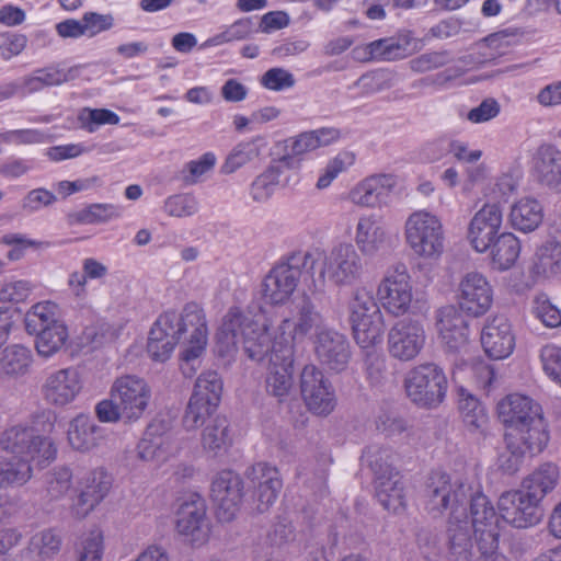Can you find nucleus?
<instances>
[{
  "mask_svg": "<svg viewBox=\"0 0 561 561\" xmlns=\"http://www.w3.org/2000/svg\"><path fill=\"white\" fill-rule=\"evenodd\" d=\"M262 311L259 305H249L245 309L231 307L222 318L216 333V351L221 357L232 356L242 344L247 356L261 362L267 356L272 342L266 324L256 319Z\"/></svg>",
  "mask_w": 561,
  "mask_h": 561,
  "instance_id": "1",
  "label": "nucleus"
},
{
  "mask_svg": "<svg viewBox=\"0 0 561 561\" xmlns=\"http://www.w3.org/2000/svg\"><path fill=\"white\" fill-rule=\"evenodd\" d=\"M55 420L48 410L37 412L30 426L18 424L4 430L0 434V447L14 457L44 467L55 459L57 453L53 442L45 436L53 431Z\"/></svg>",
  "mask_w": 561,
  "mask_h": 561,
  "instance_id": "2",
  "label": "nucleus"
},
{
  "mask_svg": "<svg viewBox=\"0 0 561 561\" xmlns=\"http://www.w3.org/2000/svg\"><path fill=\"white\" fill-rule=\"evenodd\" d=\"M507 437L526 439L531 449L543 450L549 440L541 405L530 397L512 393L497 403Z\"/></svg>",
  "mask_w": 561,
  "mask_h": 561,
  "instance_id": "3",
  "label": "nucleus"
},
{
  "mask_svg": "<svg viewBox=\"0 0 561 561\" xmlns=\"http://www.w3.org/2000/svg\"><path fill=\"white\" fill-rule=\"evenodd\" d=\"M317 260L311 252L297 251L275 264L262 282V296L273 306L286 304L295 293L302 270L312 271Z\"/></svg>",
  "mask_w": 561,
  "mask_h": 561,
  "instance_id": "4",
  "label": "nucleus"
},
{
  "mask_svg": "<svg viewBox=\"0 0 561 561\" xmlns=\"http://www.w3.org/2000/svg\"><path fill=\"white\" fill-rule=\"evenodd\" d=\"M469 491L470 484L463 480H453L444 471H432L423 491L424 507L433 517L442 516L447 510L450 511L449 518L466 516Z\"/></svg>",
  "mask_w": 561,
  "mask_h": 561,
  "instance_id": "5",
  "label": "nucleus"
},
{
  "mask_svg": "<svg viewBox=\"0 0 561 561\" xmlns=\"http://www.w3.org/2000/svg\"><path fill=\"white\" fill-rule=\"evenodd\" d=\"M350 322L354 339L362 348H371L381 343L385 322L373 294L364 287L353 293L348 305Z\"/></svg>",
  "mask_w": 561,
  "mask_h": 561,
  "instance_id": "6",
  "label": "nucleus"
},
{
  "mask_svg": "<svg viewBox=\"0 0 561 561\" xmlns=\"http://www.w3.org/2000/svg\"><path fill=\"white\" fill-rule=\"evenodd\" d=\"M404 228L405 240L415 254L436 259L444 252V229L437 216L425 210L414 211Z\"/></svg>",
  "mask_w": 561,
  "mask_h": 561,
  "instance_id": "7",
  "label": "nucleus"
},
{
  "mask_svg": "<svg viewBox=\"0 0 561 561\" xmlns=\"http://www.w3.org/2000/svg\"><path fill=\"white\" fill-rule=\"evenodd\" d=\"M405 391L415 404L436 408L446 396L447 378L437 365L424 364L412 369L405 379Z\"/></svg>",
  "mask_w": 561,
  "mask_h": 561,
  "instance_id": "8",
  "label": "nucleus"
},
{
  "mask_svg": "<svg viewBox=\"0 0 561 561\" xmlns=\"http://www.w3.org/2000/svg\"><path fill=\"white\" fill-rule=\"evenodd\" d=\"M161 316H173L172 331L179 335V341H187L184 350L186 360L197 359L204 352L207 343V325L203 309L194 304H186L180 314L168 311Z\"/></svg>",
  "mask_w": 561,
  "mask_h": 561,
  "instance_id": "9",
  "label": "nucleus"
},
{
  "mask_svg": "<svg viewBox=\"0 0 561 561\" xmlns=\"http://www.w3.org/2000/svg\"><path fill=\"white\" fill-rule=\"evenodd\" d=\"M364 271L363 260L351 243L333 247L323 259L320 271L321 285L325 276L335 286H348L360 278Z\"/></svg>",
  "mask_w": 561,
  "mask_h": 561,
  "instance_id": "10",
  "label": "nucleus"
},
{
  "mask_svg": "<svg viewBox=\"0 0 561 561\" xmlns=\"http://www.w3.org/2000/svg\"><path fill=\"white\" fill-rule=\"evenodd\" d=\"M112 398L123 413V420L134 422L139 420L147 410L151 389L142 379L134 375L116 378L112 388Z\"/></svg>",
  "mask_w": 561,
  "mask_h": 561,
  "instance_id": "11",
  "label": "nucleus"
},
{
  "mask_svg": "<svg viewBox=\"0 0 561 561\" xmlns=\"http://www.w3.org/2000/svg\"><path fill=\"white\" fill-rule=\"evenodd\" d=\"M270 366L266 376V390L270 394L283 399L293 388L295 347L288 341L274 342L271 345Z\"/></svg>",
  "mask_w": 561,
  "mask_h": 561,
  "instance_id": "12",
  "label": "nucleus"
},
{
  "mask_svg": "<svg viewBox=\"0 0 561 561\" xmlns=\"http://www.w3.org/2000/svg\"><path fill=\"white\" fill-rule=\"evenodd\" d=\"M300 391L309 411L317 415H329L336 405L332 383L314 365L304 367L300 375Z\"/></svg>",
  "mask_w": 561,
  "mask_h": 561,
  "instance_id": "13",
  "label": "nucleus"
},
{
  "mask_svg": "<svg viewBox=\"0 0 561 561\" xmlns=\"http://www.w3.org/2000/svg\"><path fill=\"white\" fill-rule=\"evenodd\" d=\"M377 295L383 308L393 316L404 314L412 302L410 275L403 263L390 268L378 286Z\"/></svg>",
  "mask_w": 561,
  "mask_h": 561,
  "instance_id": "14",
  "label": "nucleus"
},
{
  "mask_svg": "<svg viewBox=\"0 0 561 561\" xmlns=\"http://www.w3.org/2000/svg\"><path fill=\"white\" fill-rule=\"evenodd\" d=\"M500 516L516 528H528L540 523L543 510L539 502L523 489L504 492L499 501Z\"/></svg>",
  "mask_w": 561,
  "mask_h": 561,
  "instance_id": "15",
  "label": "nucleus"
},
{
  "mask_svg": "<svg viewBox=\"0 0 561 561\" xmlns=\"http://www.w3.org/2000/svg\"><path fill=\"white\" fill-rule=\"evenodd\" d=\"M314 354L327 369L341 373L347 368L352 352L347 337L332 328H322L314 336Z\"/></svg>",
  "mask_w": 561,
  "mask_h": 561,
  "instance_id": "16",
  "label": "nucleus"
},
{
  "mask_svg": "<svg viewBox=\"0 0 561 561\" xmlns=\"http://www.w3.org/2000/svg\"><path fill=\"white\" fill-rule=\"evenodd\" d=\"M243 495V481L239 474L230 470L218 473L211 484V496L218 519L232 520L240 510Z\"/></svg>",
  "mask_w": 561,
  "mask_h": 561,
  "instance_id": "17",
  "label": "nucleus"
},
{
  "mask_svg": "<svg viewBox=\"0 0 561 561\" xmlns=\"http://www.w3.org/2000/svg\"><path fill=\"white\" fill-rule=\"evenodd\" d=\"M457 299L461 311L471 317H480L492 305L493 289L481 273L469 272L459 283Z\"/></svg>",
  "mask_w": 561,
  "mask_h": 561,
  "instance_id": "18",
  "label": "nucleus"
},
{
  "mask_svg": "<svg viewBox=\"0 0 561 561\" xmlns=\"http://www.w3.org/2000/svg\"><path fill=\"white\" fill-rule=\"evenodd\" d=\"M176 529L193 545L207 541L209 526L206 519V504L198 494H191L183 500L176 511Z\"/></svg>",
  "mask_w": 561,
  "mask_h": 561,
  "instance_id": "19",
  "label": "nucleus"
},
{
  "mask_svg": "<svg viewBox=\"0 0 561 561\" xmlns=\"http://www.w3.org/2000/svg\"><path fill=\"white\" fill-rule=\"evenodd\" d=\"M436 327L447 352L461 354L469 351L468 322L455 306H444L437 311Z\"/></svg>",
  "mask_w": 561,
  "mask_h": 561,
  "instance_id": "20",
  "label": "nucleus"
},
{
  "mask_svg": "<svg viewBox=\"0 0 561 561\" xmlns=\"http://www.w3.org/2000/svg\"><path fill=\"white\" fill-rule=\"evenodd\" d=\"M424 343L425 331L415 320H400L388 333L389 353L400 360L413 359L421 352Z\"/></svg>",
  "mask_w": 561,
  "mask_h": 561,
  "instance_id": "21",
  "label": "nucleus"
},
{
  "mask_svg": "<svg viewBox=\"0 0 561 561\" xmlns=\"http://www.w3.org/2000/svg\"><path fill=\"white\" fill-rule=\"evenodd\" d=\"M502 211L496 204L484 205L470 221L468 239L477 252L483 253L490 249L499 236L502 225Z\"/></svg>",
  "mask_w": 561,
  "mask_h": 561,
  "instance_id": "22",
  "label": "nucleus"
},
{
  "mask_svg": "<svg viewBox=\"0 0 561 561\" xmlns=\"http://www.w3.org/2000/svg\"><path fill=\"white\" fill-rule=\"evenodd\" d=\"M481 344L492 359H503L512 354L515 336L505 316H495L488 320L481 332Z\"/></svg>",
  "mask_w": 561,
  "mask_h": 561,
  "instance_id": "23",
  "label": "nucleus"
},
{
  "mask_svg": "<svg viewBox=\"0 0 561 561\" xmlns=\"http://www.w3.org/2000/svg\"><path fill=\"white\" fill-rule=\"evenodd\" d=\"M323 318L320 312L317 311L314 305L309 297H304L302 301L297 306V312L293 318H286L279 325L280 335L288 334L290 340L282 337L278 342L288 341L294 345L297 340H302L312 329H316V333L322 328Z\"/></svg>",
  "mask_w": 561,
  "mask_h": 561,
  "instance_id": "24",
  "label": "nucleus"
},
{
  "mask_svg": "<svg viewBox=\"0 0 561 561\" xmlns=\"http://www.w3.org/2000/svg\"><path fill=\"white\" fill-rule=\"evenodd\" d=\"M43 396L54 405L70 403L81 390V381L76 369L66 368L50 374L43 385Z\"/></svg>",
  "mask_w": 561,
  "mask_h": 561,
  "instance_id": "25",
  "label": "nucleus"
},
{
  "mask_svg": "<svg viewBox=\"0 0 561 561\" xmlns=\"http://www.w3.org/2000/svg\"><path fill=\"white\" fill-rule=\"evenodd\" d=\"M171 436L162 422H152L137 445V457L146 462H164L171 453Z\"/></svg>",
  "mask_w": 561,
  "mask_h": 561,
  "instance_id": "26",
  "label": "nucleus"
},
{
  "mask_svg": "<svg viewBox=\"0 0 561 561\" xmlns=\"http://www.w3.org/2000/svg\"><path fill=\"white\" fill-rule=\"evenodd\" d=\"M111 485L112 479L104 470H93L87 477L84 488L73 504V514L78 518H84L105 497Z\"/></svg>",
  "mask_w": 561,
  "mask_h": 561,
  "instance_id": "27",
  "label": "nucleus"
},
{
  "mask_svg": "<svg viewBox=\"0 0 561 561\" xmlns=\"http://www.w3.org/2000/svg\"><path fill=\"white\" fill-rule=\"evenodd\" d=\"M473 556L472 528L467 515L449 518L447 528V558L449 561H470Z\"/></svg>",
  "mask_w": 561,
  "mask_h": 561,
  "instance_id": "28",
  "label": "nucleus"
},
{
  "mask_svg": "<svg viewBox=\"0 0 561 561\" xmlns=\"http://www.w3.org/2000/svg\"><path fill=\"white\" fill-rule=\"evenodd\" d=\"M173 316H160L151 328L147 342V352L151 359L165 362L170 358L179 335L172 331Z\"/></svg>",
  "mask_w": 561,
  "mask_h": 561,
  "instance_id": "29",
  "label": "nucleus"
},
{
  "mask_svg": "<svg viewBox=\"0 0 561 561\" xmlns=\"http://www.w3.org/2000/svg\"><path fill=\"white\" fill-rule=\"evenodd\" d=\"M394 186L391 175L378 174L365 179L350 192L352 203L364 207L380 206L385 196Z\"/></svg>",
  "mask_w": 561,
  "mask_h": 561,
  "instance_id": "30",
  "label": "nucleus"
},
{
  "mask_svg": "<svg viewBox=\"0 0 561 561\" xmlns=\"http://www.w3.org/2000/svg\"><path fill=\"white\" fill-rule=\"evenodd\" d=\"M537 180L549 187L561 185V151L553 145H541L535 154Z\"/></svg>",
  "mask_w": 561,
  "mask_h": 561,
  "instance_id": "31",
  "label": "nucleus"
},
{
  "mask_svg": "<svg viewBox=\"0 0 561 561\" xmlns=\"http://www.w3.org/2000/svg\"><path fill=\"white\" fill-rule=\"evenodd\" d=\"M543 219V207L535 197H523L511 206L508 220L511 226L522 232L536 230Z\"/></svg>",
  "mask_w": 561,
  "mask_h": 561,
  "instance_id": "32",
  "label": "nucleus"
},
{
  "mask_svg": "<svg viewBox=\"0 0 561 561\" xmlns=\"http://www.w3.org/2000/svg\"><path fill=\"white\" fill-rule=\"evenodd\" d=\"M297 168V161L291 156H283L274 160L268 168L255 178L251 185V195L254 201H266L279 183V176L285 169Z\"/></svg>",
  "mask_w": 561,
  "mask_h": 561,
  "instance_id": "33",
  "label": "nucleus"
},
{
  "mask_svg": "<svg viewBox=\"0 0 561 561\" xmlns=\"http://www.w3.org/2000/svg\"><path fill=\"white\" fill-rule=\"evenodd\" d=\"M232 445L230 422L224 415L210 419L202 432V446L205 451L219 455Z\"/></svg>",
  "mask_w": 561,
  "mask_h": 561,
  "instance_id": "34",
  "label": "nucleus"
},
{
  "mask_svg": "<svg viewBox=\"0 0 561 561\" xmlns=\"http://www.w3.org/2000/svg\"><path fill=\"white\" fill-rule=\"evenodd\" d=\"M102 437V428L87 415H78L69 424L68 440L76 450L88 451L96 447Z\"/></svg>",
  "mask_w": 561,
  "mask_h": 561,
  "instance_id": "35",
  "label": "nucleus"
},
{
  "mask_svg": "<svg viewBox=\"0 0 561 561\" xmlns=\"http://www.w3.org/2000/svg\"><path fill=\"white\" fill-rule=\"evenodd\" d=\"M32 363L31 351L22 345L7 346L0 353V379L11 380L27 374Z\"/></svg>",
  "mask_w": 561,
  "mask_h": 561,
  "instance_id": "36",
  "label": "nucleus"
},
{
  "mask_svg": "<svg viewBox=\"0 0 561 561\" xmlns=\"http://www.w3.org/2000/svg\"><path fill=\"white\" fill-rule=\"evenodd\" d=\"M558 480V467L547 462L538 467L524 479L522 489L526 491L530 497L540 503L542 499L556 488Z\"/></svg>",
  "mask_w": 561,
  "mask_h": 561,
  "instance_id": "37",
  "label": "nucleus"
},
{
  "mask_svg": "<svg viewBox=\"0 0 561 561\" xmlns=\"http://www.w3.org/2000/svg\"><path fill=\"white\" fill-rule=\"evenodd\" d=\"M386 239L383 228L373 216H363L358 219L354 241L358 250L366 255L375 254Z\"/></svg>",
  "mask_w": 561,
  "mask_h": 561,
  "instance_id": "38",
  "label": "nucleus"
},
{
  "mask_svg": "<svg viewBox=\"0 0 561 561\" xmlns=\"http://www.w3.org/2000/svg\"><path fill=\"white\" fill-rule=\"evenodd\" d=\"M490 250L493 266L506 271L516 263L520 253V242L512 232H503L492 242Z\"/></svg>",
  "mask_w": 561,
  "mask_h": 561,
  "instance_id": "39",
  "label": "nucleus"
},
{
  "mask_svg": "<svg viewBox=\"0 0 561 561\" xmlns=\"http://www.w3.org/2000/svg\"><path fill=\"white\" fill-rule=\"evenodd\" d=\"M533 273L542 277H551L561 273V243L559 241L547 240L537 249Z\"/></svg>",
  "mask_w": 561,
  "mask_h": 561,
  "instance_id": "40",
  "label": "nucleus"
},
{
  "mask_svg": "<svg viewBox=\"0 0 561 561\" xmlns=\"http://www.w3.org/2000/svg\"><path fill=\"white\" fill-rule=\"evenodd\" d=\"M264 146L265 142L262 137H255L249 141L238 144L227 156L226 161L221 167L222 173H233L243 165L254 161L261 156V151Z\"/></svg>",
  "mask_w": 561,
  "mask_h": 561,
  "instance_id": "41",
  "label": "nucleus"
},
{
  "mask_svg": "<svg viewBox=\"0 0 561 561\" xmlns=\"http://www.w3.org/2000/svg\"><path fill=\"white\" fill-rule=\"evenodd\" d=\"M339 137V131L334 128H321L318 130L307 131L300 134L297 138L293 139L290 145V153L299 165L297 157L314 150L321 146H327Z\"/></svg>",
  "mask_w": 561,
  "mask_h": 561,
  "instance_id": "42",
  "label": "nucleus"
},
{
  "mask_svg": "<svg viewBox=\"0 0 561 561\" xmlns=\"http://www.w3.org/2000/svg\"><path fill=\"white\" fill-rule=\"evenodd\" d=\"M410 37H389L374 41L366 46V51L371 59L396 60L407 56L410 46Z\"/></svg>",
  "mask_w": 561,
  "mask_h": 561,
  "instance_id": "43",
  "label": "nucleus"
},
{
  "mask_svg": "<svg viewBox=\"0 0 561 561\" xmlns=\"http://www.w3.org/2000/svg\"><path fill=\"white\" fill-rule=\"evenodd\" d=\"M32 463L11 456L0 457V488L25 484L32 477Z\"/></svg>",
  "mask_w": 561,
  "mask_h": 561,
  "instance_id": "44",
  "label": "nucleus"
},
{
  "mask_svg": "<svg viewBox=\"0 0 561 561\" xmlns=\"http://www.w3.org/2000/svg\"><path fill=\"white\" fill-rule=\"evenodd\" d=\"M376 497L385 510L393 513L404 506L403 483L400 476L375 480Z\"/></svg>",
  "mask_w": 561,
  "mask_h": 561,
  "instance_id": "45",
  "label": "nucleus"
},
{
  "mask_svg": "<svg viewBox=\"0 0 561 561\" xmlns=\"http://www.w3.org/2000/svg\"><path fill=\"white\" fill-rule=\"evenodd\" d=\"M33 334L36 335V351L43 357H49L57 353L68 339V331L62 322H55L50 327L33 332Z\"/></svg>",
  "mask_w": 561,
  "mask_h": 561,
  "instance_id": "46",
  "label": "nucleus"
},
{
  "mask_svg": "<svg viewBox=\"0 0 561 561\" xmlns=\"http://www.w3.org/2000/svg\"><path fill=\"white\" fill-rule=\"evenodd\" d=\"M468 508L470 511L471 528L482 525H491L497 523L495 510L489 499L479 490L473 491L470 485L468 501L466 503V515L468 516Z\"/></svg>",
  "mask_w": 561,
  "mask_h": 561,
  "instance_id": "47",
  "label": "nucleus"
},
{
  "mask_svg": "<svg viewBox=\"0 0 561 561\" xmlns=\"http://www.w3.org/2000/svg\"><path fill=\"white\" fill-rule=\"evenodd\" d=\"M506 450L500 456V468L506 473L516 472L523 463L526 454L536 455L542 450L531 449L526 439H517L505 435Z\"/></svg>",
  "mask_w": 561,
  "mask_h": 561,
  "instance_id": "48",
  "label": "nucleus"
},
{
  "mask_svg": "<svg viewBox=\"0 0 561 561\" xmlns=\"http://www.w3.org/2000/svg\"><path fill=\"white\" fill-rule=\"evenodd\" d=\"M391 458V450L379 446L367 447L363 455V459L375 474V480H382L399 474L392 467Z\"/></svg>",
  "mask_w": 561,
  "mask_h": 561,
  "instance_id": "49",
  "label": "nucleus"
},
{
  "mask_svg": "<svg viewBox=\"0 0 561 561\" xmlns=\"http://www.w3.org/2000/svg\"><path fill=\"white\" fill-rule=\"evenodd\" d=\"M459 410L467 426L480 430L488 423L484 407L474 396L462 388L459 390Z\"/></svg>",
  "mask_w": 561,
  "mask_h": 561,
  "instance_id": "50",
  "label": "nucleus"
},
{
  "mask_svg": "<svg viewBox=\"0 0 561 561\" xmlns=\"http://www.w3.org/2000/svg\"><path fill=\"white\" fill-rule=\"evenodd\" d=\"M222 391V381L216 371L202 374L195 382L192 397L204 400L208 404L218 405Z\"/></svg>",
  "mask_w": 561,
  "mask_h": 561,
  "instance_id": "51",
  "label": "nucleus"
},
{
  "mask_svg": "<svg viewBox=\"0 0 561 561\" xmlns=\"http://www.w3.org/2000/svg\"><path fill=\"white\" fill-rule=\"evenodd\" d=\"M59 322L56 319V305L47 301L32 307L25 316V329L30 334Z\"/></svg>",
  "mask_w": 561,
  "mask_h": 561,
  "instance_id": "52",
  "label": "nucleus"
},
{
  "mask_svg": "<svg viewBox=\"0 0 561 561\" xmlns=\"http://www.w3.org/2000/svg\"><path fill=\"white\" fill-rule=\"evenodd\" d=\"M118 216V209L112 204H92L69 215L71 224H99Z\"/></svg>",
  "mask_w": 561,
  "mask_h": 561,
  "instance_id": "53",
  "label": "nucleus"
},
{
  "mask_svg": "<svg viewBox=\"0 0 561 561\" xmlns=\"http://www.w3.org/2000/svg\"><path fill=\"white\" fill-rule=\"evenodd\" d=\"M217 407L214 403L208 404L204 400L191 396L182 419L183 426L187 431L198 428L205 423L207 417H210Z\"/></svg>",
  "mask_w": 561,
  "mask_h": 561,
  "instance_id": "54",
  "label": "nucleus"
},
{
  "mask_svg": "<svg viewBox=\"0 0 561 561\" xmlns=\"http://www.w3.org/2000/svg\"><path fill=\"white\" fill-rule=\"evenodd\" d=\"M61 546L60 536L51 529L35 534L30 542L31 552L45 560L58 553Z\"/></svg>",
  "mask_w": 561,
  "mask_h": 561,
  "instance_id": "55",
  "label": "nucleus"
},
{
  "mask_svg": "<svg viewBox=\"0 0 561 561\" xmlns=\"http://www.w3.org/2000/svg\"><path fill=\"white\" fill-rule=\"evenodd\" d=\"M533 313L548 328L561 325V310L550 301L546 294H539L534 298Z\"/></svg>",
  "mask_w": 561,
  "mask_h": 561,
  "instance_id": "56",
  "label": "nucleus"
},
{
  "mask_svg": "<svg viewBox=\"0 0 561 561\" xmlns=\"http://www.w3.org/2000/svg\"><path fill=\"white\" fill-rule=\"evenodd\" d=\"M78 119L80 121L82 127H84L90 133L94 131V125H116L119 123V116L106 108L84 107L80 111Z\"/></svg>",
  "mask_w": 561,
  "mask_h": 561,
  "instance_id": "57",
  "label": "nucleus"
},
{
  "mask_svg": "<svg viewBox=\"0 0 561 561\" xmlns=\"http://www.w3.org/2000/svg\"><path fill=\"white\" fill-rule=\"evenodd\" d=\"M497 523L477 526L474 529L479 556L500 554Z\"/></svg>",
  "mask_w": 561,
  "mask_h": 561,
  "instance_id": "58",
  "label": "nucleus"
},
{
  "mask_svg": "<svg viewBox=\"0 0 561 561\" xmlns=\"http://www.w3.org/2000/svg\"><path fill=\"white\" fill-rule=\"evenodd\" d=\"M247 477L253 488L267 485H283L279 472L276 467H272L266 462H257L252 466Z\"/></svg>",
  "mask_w": 561,
  "mask_h": 561,
  "instance_id": "59",
  "label": "nucleus"
},
{
  "mask_svg": "<svg viewBox=\"0 0 561 561\" xmlns=\"http://www.w3.org/2000/svg\"><path fill=\"white\" fill-rule=\"evenodd\" d=\"M539 357L546 375L561 385V347L547 344L541 347Z\"/></svg>",
  "mask_w": 561,
  "mask_h": 561,
  "instance_id": "60",
  "label": "nucleus"
},
{
  "mask_svg": "<svg viewBox=\"0 0 561 561\" xmlns=\"http://www.w3.org/2000/svg\"><path fill=\"white\" fill-rule=\"evenodd\" d=\"M449 61V51H430L411 59L409 66L412 71L423 73L443 67Z\"/></svg>",
  "mask_w": 561,
  "mask_h": 561,
  "instance_id": "61",
  "label": "nucleus"
},
{
  "mask_svg": "<svg viewBox=\"0 0 561 561\" xmlns=\"http://www.w3.org/2000/svg\"><path fill=\"white\" fill-rule=\"evenodd\" d=\"M47 495L51 500L64 496L71 486V472L67 468H59L49 472L46 478Z\"/></svg>",
  "mask_w": 561,
  "mask_h": 561,
  "instance_id": "62",
  "label": "nucleus"
},
{
  "mask_svg": "<svg viewBox=\"0 0 561 561\" xmlns=\"http://www.w3.org/2000/svg\"><path fill=\"white\" fill-rule=\"evenodd\" d=\"M198 203L191 194H179L169 197L164 203V209L170 216L187 217L197 211Z\"/></svg>",
  "mask_w": 561,
  "mask_h": 561,
  "instance_id": "63",
  "label": "nucleus"
},
{
  "mask_svg": "<svg viewBox=\"0 0 561 561\" xmlns=\"http://www.w3.org/2000/svg\"><path fill=\"white\" fill-rule=\"evenodd\" d=\"M78 561H101L103 553V536L98 529L92 530L82 540Z\"/></svg>",
  "mask_w": 561,
  "mask_h": 561,
  "instance_id": "64",
  "label": "nucleus"
}]
</instances>
